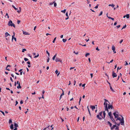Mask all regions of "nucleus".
Returning <instances> with one entry per match:
<instances>
[{
	"label": "nucleus",
	"instance_id": "nucleus-1",
	"mask_svg": "<svg viewBox=\"0 0 130 130\" xmlns=\"http://www.w3.org/2000/svg\"><path fill=\"white\" fill-rule=\"evenodd\" d=\"M104 105L105 108V110L107 111L108 112V109H109L110 108L111 109H112L113 108V106L112 105H110L109 104H108V106L107 107L108 103H109V102L107 100L105 99H104Z\"/></svg>",
	"mask_w": 130,
	"mask_h": 130
},
{
	"label": "nucleus",
	"instance_id": "nucleus-2",
	"mask_svg": "<svg viewBox=\"0 0 130 130\" xmlns=\"http://www.w3.org/2000/svg\"><path fill=\"white\" fill-rule=\"evenodd\" d=\"M122 118L119 117L116 119V121H117L118 120H119L120 121L121 125H124V118L123 116H121Z\"/></svg>",
	"mask_w": 130,
	"mask_h": 130
},
{
	"label": "nucleus",
	"instance_id": "nucleus-3",
	"mask_svg": "<svg viewBox=\"0 0 130 130\" xmlns=\"http://www.w3.org/2000/svg\"><path fill=\"white\" fill-rule=\"evenodd\" d=\"M113 115L115 116V118L117 119L119 117V112L118 111L114 112L113 113Z\"/></svg>",
	"mask_w": 130,
	"mask_h": 130
},
{
	"label": "nucleus",
	"instance_id": "nucleus-4",
	"mask_svg": "<svg viewBox=\"0 0 130 130\" xmlns=\"http://www.w3.org/2000/svg\"><path fill=\"white\" fill-rule=\"evenodd\" d=\"M112 76L113 78L116 77L117 76V74L113 71L112 72Z\"/></svg>",
	"mask_w": 130,
	"mask_h": 130
},
{
	"label": "nucleus",
	"instance_id": "nucleus-5",
	"mask_svg": "<svg viewBox=\"0 0 130 130\" xmlns=\"http://www.w3.org/2000/svg\"><path fill=\"white\" fill-rule=\"evenodd\" d=\"M55 61L56 62H61L62 61L60 60V59L58 58H56L55 59Z\"/></svg>",
	"mask_w": 130,
	"mask_h": 130
},
{
	"label": "nucleus",
	"instance_id": "nucleus-6",
	"mask_svg": "<svg viewBox=\"0 0 130 130\" xmlns=\"http://www.w3.org/2000/svg\"><path fill=\"white\" fill-rule=\"evenodd\" d=\"M112 50L113 51V52L114 53H116V51H115V48L114 46H113L112 47Z\"/></svg>",
	"mask_w": 130,
	"mask_h": 130
},
{
	"label": "nucleus",
	"instance_id": "nucleus-7",
	"mask_svg": "<svg viewBox=\"0 0 130 130\" xmlns=\"http://www.w3.org/2000/svg\"><path fill=\"white\" fill-rule=\"evenodd\" d=\"M102 113H103V112L102 111V112H100L99 113V115L101 117H102L101 118H103V117L102 116Z\"/></svg>",
	"mask_w": 130,
	"mask_h": 130
},
{
	"label": "nucleus",
	"instance_id": "nucleus-8",
	"mask_svg": "<svg viewBox=\"0 0 130 130\" xmlns=\"http://www.w3.org/2000/svg\"><path fill=\"white\" fill-rule=\"evenodd\" d=\"M23 34L24 35H29V34L27 32H25V31H23Z\"/></svg>",
	"mask_w": 130,
	"mask_h": 130
},
{
	"label": "nucleus",
	"instance_id": "nucleus-9",
	"mask_svg": "<svg viewBox=\"0 0 130 130\" xmlns=\"http://www.w3.org/2000/svg\"><path fill=\"white\" fill-rule=\"evenodd\" d=\"M96 117L98 119L100 120H101L102 119V118L100 117V115L99 114L97 115Z\"/></svg>",
	"mask_w": 130,
	"mask_h": 130
},
{
	"label": "nucleus",
	"instance_id": "nucleus-10",
	"mask_svg": "<svg viewBox=\"0 0 130 130\" xmlns=\"http://www.w3.org/2000/svg\"><path fill=\"white\" fill-rule=\"evenodd\" d=\"M66 16L67 17L65 19L66 20H67L68 19H69V16H68V13L67 12L66 13Z\"/></svg>",
	"mask_w": 130,
	"mask_h": 130
},
{
	"label": "nucleus",
	"instance_id": "nucleus-11",
	"mask_svg": "<svg viewBox=\"0 0 130 130\" xmlns=\"http://www.w3.org/2000/svg\"><path fill=\"white\" fill-rule=\"evenodd\" d=\"M8 36H10V34H8L7 32H6L5 33V37H7Z\"/></svg>",
	"mask_w": 130,
	"mask_h": 130
},
{
	"label": "nucleus",
	"instance_id": "nucleus-12",
	"mask_svg": "<svg viewBox=\"0 0 130 130\" xmlns=\"http://www.w3.org/2000/svg\"><path fill=\"white\" fill-rule=\"evenodd\" d=\"M17 88L18 89L20 88L21 89V88L22 87L20 86V83H18V86L17 87Z\"/></svg>",
	"mask_w": 130,
	"mask_h": 130
},
{
	"label": "nucleus",
	"instance_id": "nucleus-13",
	"mask_svg": "<svg viewBox=\"0 0 130 130\" xmlns=\"http://www.w3.org/2000/svg\"><path fill=\"white\" fill-rule=\"evenodd\" d=\"M12 22L10 20L8 22V25L9 26H10V25H11V24H12Z\"/></svg>",
	"mask_w": 130,
	"mask_h": 130
},
{
	"label": "nucleus",
	"instance_id": "nucleus-14",
	"mask_svg": "<svg viewBox=\"0 0 130 130\" xmlns=\"http://www.w3.org/2000/svg\"><path fill=\"white\" fill-rule=\"evenodd\" d=\"M91 107L93 110L95 108V106H91Z\"/></svg>",
	"mask_w": 130,
	"mask_h": 130
},
{
	"label": "nucleus",
	"instance_id": "nucleus-15",
	"mask_svg": "<svg viewBox=\"0 0 130 130\" xmlns=\"http://www.w3.org/2000/svg\"><path fill=\"white\" fill-rule=\"evenodd\" d=\"M107 123L108 125H109L110 127H111L112 125L111 123L109 121L107 122Z\"/></svg>",
	"mask_w": 130,
	"mask_h": 130
},
{
	"label": "nucleus",
	"instance_id": "nucleus-16",
	"mask_svg": "<svg viewBox=\"0 0 130 130\" xmlns=\"http://www.w3.org/2000/svg\"><path fill=\"white\" fill-rule=\"evenodd\" d=\"M10 128L11 129H13V124H12L11 125Z\"/></svg>",
	"mask_w": 130,
	"mask_h": 130
},
{
	"label": "nucleus",
	"instance_id": "nucleus-17",
	"mask_svg": "<svg viewBox=\"0 0 130 130\" xmlns=\"http://www.w3.org/2000/svg\"><path fill=\"white\" fill-rule=\"evenodd\" d=\"M116 125H113L112 126H111V129H113L115 127H116Z\"/></svg>",
	"mask_w": 130,
	"mask_h": 130
},
{
	"label": "nucleus",
	"instance_id": "nucleus-18",
	"mask_svg": "<svg viewBox=\"0 0 130 130\" xmlns=\"http://www.w3.org/2000/svg\"><path fill=\"white\" fill-rule=\"evenodd\" d=\"M109 6H111L112 8H114L115 7V5L112 4H110L108 5Z\"/></svg>",
	"mask_w": 130,
	"mask_h": 130
},
{
	"label": "nucleus",
	"instance_id": "nucleus-19",
	"mask_svg": "<svg viewBox=\"0 0 130 130\" xmlns=\"http://www.w3.org/2000/svg\"><path fill=\"white\" fill-rule=\"evenodd\" d=\"M111 120L115 124H117L116 122L115 121V120L113 118L112 119H111Z\"/></svg>",
	"mask_w": 130,
	"mask_h": 130
},
{
	"label": "nucleus",
	"instance_id": "nucleus-20",
	"mask_svg": "<svg viewBox=\"0 0 130 130\" xmlns=\"http://www.w3.org/2000/svg\"><path fill=\"white\" fill-rule=\"evenodd\" d=\"M55 73L56 74H57V76H58L59 75V73H58V71L57 70H56V71H55Z\"/></svg>",
	"mask_w": 130,
	"mask_h": 130
},
{
	"label": "nucleus",
	"instance_id": "nucleus-21",
	"mask_svg": "<svg viewBox=\"0 0 130 130\" xmlns=\"http://www.w3.org/2000/svg\"><path fill=\"white\" fill-rule=\"evenodd\" d=\"M14 126L15 128H17L18 126V124L15 123H14Z\"/></svg>",
	"mask_w": 130,
	"mask_h": 130
},
{
	"label": "nucleus",
	"instance_id": "nucleus-22",
	"mask_svg": "<svg viewBox=\"0 0 130 130\" xmlns=\"http://www.w3.org/2000/svg\"><path fill=\"white\" fill-rule=\"evenodd\" d=\"M110 89L111 91L113 92H114L115 91H114V90L112 88L111 86L110 85Z\"/></svg>",
	"mask_w": 130,
	"mask_h": 130
},
{
	"label": "nucleus",
	"instance_id": "nucleus-23",
	"mask_svg": "<svg viewBox=\"0 0 130 130\" xmlns=\"http://www.w3.org/2000/svg\"><path fill=\"white\" fill-rule=\"evenodd\" d=\"M103 116H104V117H103V118L104 119L105 117V115H106V113H105L104 111L103 112Z\"/></svg>",
	"mask_w": 130,
	"mask_h": 130
},
{
	"label": "nucleus",
	"instance_id": "nucleus-24",
	"mask_svg": "<svg viewBox=\"0 0 130 130\" xmlns=\"http://www.w3.org/2000/svg\"><path fill=\"white\" fill-rule=\"evenodd\" d=\"M64 95V92H63L61 94V95H60V100L61 98H62V96L63 95Z\"/></svg>",
	"mask_w": 130,
	"mask_h": 130
},
{
	"label": "nucleus",
	"instance_id": "nucleus-25",
	"mask_svg": "<svg viewBox=\"0 0 130 130\" xmlns=\"http://www.w3.org/2000/svg\"><path fill=\"white\" fill-rule=\"evenodd\" d=\"M14 32H13V34H14L12 36V41H13V38H14Z\"/></svg>",
	"mask_w": 130,
	"mask_h": 130
},
{
	"label": "nucleus",
	"instance_id": "nucleus-26",
	"mask_svg": "<svg viewBox=\"0 0 130 130\" xmlns=\"http://www.w3.org/2000/svg\"><path fill=\"white\" fill-rule=\"evenodd\" d=\"M126 17L128 19L129 17V14H127L126 15Z\"/></svg>",
	"mask_w": 130,
	"mask_h": 130
},
{
	"label": "nucleus",
	"instance_id": "nucleus-27",
	"mask_svg": "<svg viewBox=\"0 0 130 130\" xmlns=\"http://www.w3.org/2000/svg\"><path fill=\"white\" fill-rule=\"evenodd\" d=\"M12 7L15 10H17L18 9L16 8L13 5H12Z\"/></svg>",
	"mask_w": 130,
	"mask_h": 130
},
{
	"label": "nucleus",
	"instance_id": "nucleus-28",
	"mask_svg": "<svg viewBox=\"0 0 130 130\" xmlns=\"http://www.w3.org/2000/svg\"><path fill=\"white\" fill-rule=\"evenodd\" d=\"M19 8L20 9V10H17V12L18 13H20L21 12V7H19Z\"/></svg>",
	"mask_w": 130,
	"mask_h": 130
},
{
	"label": "nucleus",
	"instance_id": "nucleus-29",
	"mask_svg": "<svg viewBox=\"0 0 130 130\" xmlns=\"http://www.w3.org/2000/svg\"><path fill=\"white\" fill-rule=\"evenodd\" d=\"M46 53L47 54L48 57H49L50 56V54L48 52V51L47 50H46Z\"/></svg>",
	"mask_w": 130,
	"mask_h": 130
},
{
	"label": "nucleus",
	"instance_id": "nucleus-30",
	"mask_svg": "<svg viewBox=\"0 0 130 130\" xmlns=\"http://www.w3.org/2000/svg\"><path fill=\"white\" fill-rule=\"evenodd\" d=\"M87 109H88V112H89V114H90V115H91V113H90V110H89V109L88 108V106L87 107Z\"/></svg>",
	"mask_w": 130,
	"mask_h": 130
},
{
	"label": "nucleus",
	"instance_id": "nucleus-31",
	"mask_svg": "<svg viewBox=\"0 0 130 130\" xmlns=\"http://www.w3.org/2000/svg\"><path fill=\"white\" fill-rule=\"evenodd\" d=\"M10 25V26H13L14 27H15V25L13 23H12V24H11V25Z\"/></svg>",
	"mask_w": 130,
	"mask_h": 130
},
{
	"label": "nucleus",
	"instance_id": "nucleus-32",
	"mask_svg": "<svg viewBox=\"0 0 130 130\" xmlns=\"http://www.w3.org/2000/svg\"><path fill=\"white\" fill-rule=\"evenodd\" d=\"M108 113V115L109 116V117H110V116L111 115V112H110L109 113Z\"/></svg>",
	"mask_w": 130,
	"mask_h": 130
},
{
	"label": "nucleus",
	"instance_id": "nucleus-33",
	"mask_svg": "<svg viewBox=\"0 0 130 130\" xmlns=\"http://www.w3.org/2000/svg\"><path fill=\"white\" fill-rule=\"evenodd\" d=\"M24 60L25 61H27L28 60V59L26 58H24Z\"/></svg>",
	"mask_w": 130,
	"mask_h": 130
},
{
	"label": "nucleus",
	"instance_id": "nucleus-34",
	"mask_svg": "<svg viewBox=\"0 0 130 130\" xmlns=\"http://www.w3.org/2000/svg\"><path fill=\"white\" fill-rule=\"evenodd\" d=\"M66 9H64V10H63L61 11V12L63 13H65L66 12Z\"/></svg>",
	"mask_w": 130,
	"mask_h": 130
},
{
	"label": "nucleus",
	"instance_id": "nucleus-35",
	"mask_svg": "<svg viewBox=\"0 0 130 130\" xmlns=\"http://www.w3.org/2000/svg\"><path fill=\"white\" fill-rule=\"evenodd\" d=\"M90 55L89 53H87L85 55V56L87 57L89 55Z\"/></svg>",
	"mask_w": 130,
	"mask_h": 130
},
{
	"label": "nucleus",
	"instance_id": "nucleus-36",
	"mask_svg": "<svg viewBox=\"0 0 130 130\" xmlns=\"http://www.w3.org/2000/svg\"><path fill=\"white\" fill-rule=\"evenodd\" d=\"M119 127L118 126H116V128H115V129H116V130H119Z\"/></svg>",
	"mask_w": 130,
	"mask_h": 130
},
{
	"label": "nucleus",
	"instance_id": "nucleus-37",
	"mask_svg": "<svg viewBox=\"0 0 130 130\" xmlns=\"http://www.w3.org/2000/svg\"><path fill=\"white\" fill-rule=\"evenodd\" d=\"M126 26V25H124L122 28L121 29H123L124 28H125Z\"/></svg>",
	"mask_w": 130,
	"mask_h": 130
},
{
	"label": "nucleus",
	"instance_id": "nucleus-38",
	"mask_svg": "<svg viewBox=\"0 0 130 130\" xmlns=\"http://www.w3.org/2000/svg\"><path fill=\"white\" fill-rule=\"evenodd\" d=\"M0 112H1L3 114L4 116H5V113L4 112L2 111V110H0Z\"/></svg>",
	"mask_w": 130,
	"mask_h": 130
},
{
	"label": "nucleus",
	"instance_id": "nucleus-39",
	"mask_svg": "<svg viewBox=\"0 0 130 130\" xmlns=\"http://www.w3.org/2000/svg\"><path fill=\"white\" fill-rule=\"evenodd\" d=\"M67 41V40L65 39H62V41L64 42H65Z\"/></svg>",
	"mask_w": 130,
	"mask_h": 130
},
{
	"label": "nucleus",
	"instance_id": "nucleus-40",
	"mask_svg": "<svg viewBox=\"0 0 130 130\" xmlns=\"http://www.w3.org/2000/svg\"><path fill=\"white\" fill-rule=\"evenodd\" d=\"M56 37H55L53 41V43H55V41L56 40Z\"/></svg>",
	"mask_w": 130,
	"mask_h": 130
},
{
	"label": "nucleus",
	"instance_id": "nucleus-41",
	"mask_svg": "<svg viewBox=\"0 0 130 130\" xmlns=\"http://www.w3.org/2000/svg\"><path fill=\"white\" fill-rule=\"evenodd\" d=\"M6 16H7V18L8 19L9 18V15H8V14L7 13H6L5 16V17H6Z\"/></svg>",
	"mask_w": 130,
	"mask_h": 130
},
{
	"label": "nucleus",
	"instance_id": "nucleus-42",
	"mask_svg": "<svg viewBox=\"0 0 130 130\" xmlns=\"http://www.w3.org/2000/svg\"><path fill=\"white\" fill-rule=\"evenodd\" d=\"M26 51V49H25V48L24 49V48H23V49H22V52H23L25 51Z\"/></svg>",
	"mask_w": 130,
	"mask_h": 130
},
{
	"label": "nucleus",
	"instance_id": "nucleus-43",
	"mask_svg": "<svg viewBox=\"0 0 130 130\" xmlns=\"http://www.w3.org/2000/svg\"><path fill=\"white\" fill-rule=\"evenodd\" d=\"M102 13H103V11H101L100 13L99 14V16H100V15H101L102 14Z\"/></svg>",
	"mask_w": 130,
	"mask_h": 130
},
{
	"label": "nucleus",
	"instance_id": "nucleus-44",
	"mask_svg": "<svg viewBox=\"0 0 130 130\" xmlns=\"http://www.w3.org/2000/svg\"><path fill=\"white\" fill-rule=\"evenodd\" d=\"M108 18L109 19H111L112 20H114V18H111L110 17H108Z\"/></svg>",
	"mask_w": 130,
	"mask_h": 130
},
{
	"label": "nucleus",
	"instance_id": "nucleus-45",
	"mask_svg": "<svg viewBox=\"0 0 130 130\" xmlns=\"http://www.w3.org/2000/svg\"><path fill=\"white\" fill-rule=\"evenodd\" d=\"M12 123V121L10 119L9 120V123Z\"/></svg>",
	"mask_w": 130,
	"mask_h": 130
},
{
	"label": "nucleus",
	"instance_id": "nucleus-46",
	"mask_svg": "<svg viewBox=\"0 0 130 130\" xmlns=\"http://www.w3.org/2000/svg\"><path fill=\"white\" fill-rule=\"evenodd\" d=\"M39 56V54H38L37 55L35 56H34V58H36L37 57H38Z\"/></svg>",
	"mask_w": 130,
	"mask_h": 130
},
{
	"label": "nucleus",
	"instance_id": "nucleus-47",
	"mask_svg": "<svg viewBox=\"0 0 130 130\" xmlns=\"http://www.w3.org/2000/svg\"><path fill=\"white\" fill-rule=\"evenodd\" d=\"M49 60H50V58H49V57H48L47 59V62H48L49 61Z\"/></svg>",
	"mask_w": 130,
	"mask_h": 130
},
{
	"label": "nucleus",
	"instance_id": "nucleus-48",
	"mask_svg": "<svg viewBox=\"0 0 130 130\" xmlns=\"http://www.w3.org/2000/svg\"><path fill=\"white\" fill-rule=\"evenodd\" d=\"M113 61V59H112L110 61V62H107L109 64L110 63H112Z\"/></svg>",
	"mask_w": 130,
	"mask_h": 130
},
{
	"label": "nucleus",
	"instance_id": "nucleus-49",
	"mask_svg": "<svg viewBox=\"0 0 130 130\" xmlns=\"http://www.w3.org/2000/svg\"><path fill=\"white\" fill-rule=\"evenodd\" d=\"M54 6L55 7H56L57 6L56 3L54 2Z\"/></svg>",
	"mask_w": 130,
	"mask_h": 130
},
{
	"label": "nucleus",
	"instance_id": "nucleus-50",
	"mask_svg": "<svg viewBox=\"0 0 130 130\" xmlns=\"http://www.w3.org/2000/svg\"><path fill=\"white\" fill-rule=\"evenodd\" d=\"M81 99H82V98L80 96V98H79V104H80V101L81 100Z\"/></svg>",
	"mask_w": 130,
	"mask_h": 130
},
{
	"label": "nucleus",
	"instance_id": "nucleus-51",
	"mask_svg": "<svg viewBox=\"0 0 130 130\" xmlns=\"http://www.w3.org/2000/svg\"><path fill=\"white\" fill-rule=\"evenodd\" d=\"M55 57H55V56H53V58H52V59H53V60H55Z\"/></svg>",
	"mask_w": 130,
	"mask_h": 130
},
{
	"label": "nucleus",
	"instance_id": "nucleus-52",
	"mask_svg": "<svg viewBox=\"0 0 130 130\" xmlns=\"http://www.w3.org/2000/svg\"><path fill=\"white\" fill-rule=\"evenodd\" d=\"M98 6L99 4L95 6V8L96 9L97 8H98Z\"/></svg>",
	"mask_w": 130,
	"mask_h": 130
},
{
	"label": "nucleus",
	"instance_id": "nucleus-53",
	"mask_svg": "<svg viewBox=\"0 0 130 130\" xmlns=\"http://www.w3.org/2000/svg\"><path fill=\"white\" fill-rule=\"evenodd\" d=\"M54 2H52V3H50L49 4L50 5H52L53 4H54Z\"/></svg>",
	"mask_w": 130,
	"mask_h": 130
},
{
	"label": "nucleus",
	"instance_id": "nucleus-54",
	"mask_svg": "<svg viewBox=\"0 0 130 130\" xmlns=\"http://www.w3.org/2000/svg\"><path fill=\"white\" fill-rule=\"evenodd\" d=\"M123 40L121 39L119 42L121 44L122 43V42H123Z\"/></svg>",
	"mask_w": 130,
	"mask_h": 130
},
{
	"label": "nucleus",
	"instance_id": "nucleus-55",
	"mask_svg": "<svg viewBox=\"0 0 130 130\" xmlns=\"http://www.w3.org/2000/svg\"><path fill=\"white\" fill-rule=\"evenodd\" d=\"M7 68L8 67H6V70H7L8 71H9L10 70L9 69V68Z\"/></svg>",
	"mask_w": 130,
	"mask_h": 130
},
{
	"label": "nucleus",
	"instance_id": "nucleus-56",
	"mask_svg": "<svg viewBox=\"0 0 130 130\" xmlns=\"http://www.w3.org/2000/svg\"><path fill=\"white\" fill-rule=\"evenodd\" d=\"M73 53H75V54L77 55L78 54V52H75V51H74L73 52Z\"/></svg>",
	"mask_w": 130,
	"mask_h": 130
},
{
	"label": "nucleus",
	"instance_id": "nucleus-57",
	"mask_svg": "<svg viewBox=\"0 0 130 130\" xmlns=\"http://www.w3.org/2000/svg\"><path fill=\"white\" fill-rule=\"evenodd\" d=\"M18 103V102L17 101H15V106H16Z\"/></svg>",
	"mask_w": 130,
	"mask_h": 130
},
{
	"label": "nucleus",
	"instance_id": "nucleus-58",
	"mask_svg": "<svg viewBox=\"0 0 130 130\" xmlns=\"http://www.w3.org/2000/svg\"><path fill=\"white\" fill-rule=\"evenodd\" d=\"M20 22V20H18L17 21V23L18 24H19Z\"/></svg>",
	"mask_w": 130,
	"mask_h": 130
},
{
	"label": "nucleus",
	"instance_id": "nucleus-59",
	"mask_svg": "<svg viewBox=\"0 0 130 130\" xmlns=\"http://www.w3.org/2000/svg\"><path fill=\"white\" fill-rule=\"evenodd\" d=\"M110 118L111 119L113 118L112 115L110 116Z\"/></svg>",
	"mask_w": 130,
	"mask_h": 130
},
{
	"label": "nucleus",
	"instance_id": "nucleus-60",
	"mask_svg": "<svg viewBox=\"0 0 130 130\" xmlns=\"http://www.w3.org/2000/svg\"><path fill=\"white\" fill-rule=\"evenodd\" d=\"M125 62H126V63L125 64V65L126 66V65H128V64L126 61H125Z\"/></svg>",
	"mask_w": 130,
	"mask_h": 130
},
{
	"label": "nucleus",
	"instance_id": "nucleus-61",
	"mask_svg": "<svg viewBox=\"0 0 130 130\" xmlns=\"http://www.w3.org/2000/svg\"><path fill=\"white\" fill-rule=\"evenodd\" d=\"M23 103V102L21 100L20 101V103L21 104H22Z\"/></svg>",
	"mask_w": 130,
	"mask_h": 130
},
{
	"label": "nucleus",
	"instance_id": "nucleus-62",
	"mask_svg": "<svg viewBox=\"0 0 130 130\" xmlns=\"http://www.w3.org/2000/svg\"><path fill=\"white\" fill-rule=\"evenodd\" d=\"M120 25H118V26H117L116 27L118 28H119V27H120Z\"/></svg>",
	"mask_w": 130,
	"mask_h": 130
},
{
	"label": "nucleus",
	"instance_id": "nucleus-63",
	"mask_svg": "<svg viewBox=\"0 0 130 130\" xmlns=\"http://www.w3.org/2000/svg\"><path fill=\"white\" fill-rule=\"evenodd\" d=\"M27 63L29 65L30 64V62L29 61H28L27 62Z\"/></svg>",
	"mask_w": 130,
	"mask_h": 130
},
{
	"label": "nucleus",
	"instance_id": "nucleus-64",
	"mask_svg": "<svg viewBox=\"0 0 130 130\" xmlns=\"http://www.w3.org/2000/svg\"><path fill=\"white\" fill-rule=\"evenodd\" d=\"M117 24V22H115L114 24V25L115 26Z\"/></svg>",
	"mask_w": 130,
	"mask_h": 130
}]
</instances>
